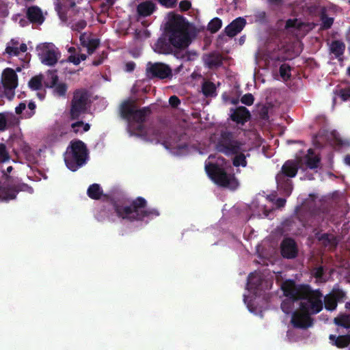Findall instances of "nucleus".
<instances>
[{"instance_id": "obj_23", "label": "nucleus", "mask_w": 350, "mask_h": 350, "mask_svg": "<svg viewBox=\"0 0 350 350\" xmlns=\"http://www.w3.org/2000/svg\"><path fill=\"white\" fill-rule=\"evenodd\" d=\"M329 340L334 342V345L338 348L347 347L350 344V335H342L336 336L331 334Z\"/></svg>"}, {"instance_id": "obj_36", "label": "nucleus", "mask_w": 350, "mask_h": 350, "mask_svg": "<svg viewBox=\"0 0 350 350\" xmlns=\"http://www.w3.org/2000/svg\"><path fill=\"white\" fill-rule=\"evenodd\" d=\"M291 67L287 64H282L280 66L279 72L284 81H288L291 77Z\"/></svg>"}, {"instance_id": "obj_57", "label": "nucleus", "mask_w": 350, "mask_h": 350, "mask_svg": "<svg viewBox=\"0 0 350 350\" xmlns=\"http://www.w3.org/2000/svg\"><path fill=\"white\" fill-rule=\"evenodd\" d=\"M26 108V105L23 103H21L16 108L15 112L16 114H21Z\"/></svg>"}, {"instance_id": "obj_52", "label": "nucleus", "mask_w": 350, "mask_h": 350, "mask_svg": "<svg viewBox=\"0 0 350 350\" xmlns=\"http://www.w3.org/2000/svg\"><path fill=\"white\" fill-rule=\"evenodd\" d=\"M340 98L344 101L350 100V90L349 89H341L339 94Z\"/></svg>"}, {"instance_id": "obj_54", "label": "nucleus", "mask_w": 350, "mask_h": 350, "mask_svg": "<svg viewBox=\"0 0 350 350\" xmlns=\"http://www.w3.org/2000/svg\"><path fill=\"white\" fill-rule=\"evenodd\" d=\"M10 200L6 196L4 189L2 187V182L0 180V201L8 202Z\"/></svg>"}, {"instance_id": "obj_64", "label": "nucleus", "mask_w": 350, "mask_h": 350, "mask_svg": "<svg viewBox=\"0 0 350 350\" xmlns=\"http://www.w3.org/2000/svg\"><path fill=\"white\" fill-rule=\"evenodd\" d=\"M344 161H345V163L346 165L350 166V154L346 155L345 157Z\"/></svg>"}, {"instance_id": "obj_33", "label": "nucleus", "mask_w": 350, "mask_h": 350, "mask_svg": "<svg viewBox=\"0 0 350 350\" xmlns=\"http://www.w3.org/2000/svg\"><path fill=\"white\" fill-rule=\"evenodd\" d=\"M80 40L82 44L87 47L89 54H92L100 44V40L98 39H90L88 42L85 44V41H82V36H81Z\"/></svg>"}, {"instance_id": "obj_53", "label": "nucleus", "mask_w": 350, "mask_h": 350, "mask_svg": "<svg viewBox=\"0 0 350 350\" xmlns=\"http://www.w3.org/2000/svg\"><path fill=\"white\" fill-rule=\"evenodd\" d=\"M169 103L172 107H177L180 104V100L178 96L174 95L170 97Z\"/></svg>"}, {"instance_id": "obj_49", "label": "nucleus", "mask_w": 350, "mask_h": 350, "mask_svg": "<svg viewBox=\"0 0 350 350\" xmlns=\"http://www.w3.org/2000/svg\"><path fill=\"white\" fill-rule=\"evenodd\" d=\"M312 275L314 277L318 280L322 279L324 275V269L322 266L318 267L315 268L312 271Z\"/></svg>"}, {"instance_id": "obj_13", "label": "nucleus", "mask_w": 350, "mask_h": 350, "mask_svg": "<svg viewBox=\"0 0 350 350\" xmlns=\"http://www.w3.org/2000/svg\"><path fill=\"white\" fill-rule=\"evenodd\" d=\"M2 83L5 96L10 100L12 99L18 85V76L12 68H8L3 70Z\"/></svg>"}, {"instance_id": "obj_12", "label": "nucleus", "mask_w": 350, "mask_h": 350, "mask_svg": "<svg viewBox=\"0 0 350 350\" xmlns=\"http://www.w3.org/2000/svg\"><path fill=\"white\" fill-rule=\"evenodd\" d=\"M146 72V76L149 79L157 78L159 79H165L172 77L171 68L168 65L161 62H148Z\"/></svg>"}, {"instance_id": "obj_58", "label": "nucleus", "mask_w": 350, "mask_h": 350, "mask_svg": "<svg viewBox=\"0 0 350 350\" xmlns=\"http://www.w3.org/2000/svg\"><path fill=\"white\" fill-rule=\"evenodd\" d=\"M286 202V199L282 198H279L276 200L275 204H276L277 207L281 208V207L284 206Z\"/></svg>"}, {"instance_id": "obj_15", "label": "nucleus", "mask_w": 350, "mask_h": 350, "mask_svg": "<svg viewBox=\"0 0 350 350\" xmlns=\"http://www.w3.org/2000/svg\"><path fill=\"white\" fill-rule=\"evenodd\" d=\"M280 252L284 258H295L298 254V247L295 241L291 237L284 238L280 244Z\"/></svg>"}, {"instance_id": "obj_48", "label": "nucleus", "mask_w": 350, "mask_h": 350, "mask_svg": "<svg viewBox=\"0 0 350 350\" xmlns=\"http://www.w3.org/2000/svg\"><path fill=\"white\" fill-rule=\"evenodd\" d=\"M191 8V3L188 0H183L179 3V8L181 12H186Z\"/></svg>"}, {"instance_id": "obj_8", "label": "nucleus", "mask_w": 350, "mask_h": 350, "mask_svg": "<svg viewBox=\"0 0 350 350\" xmlns=\"http://www.w3.org/2000/svg\"><path fill=\"white\" fill-rule=\"evenodd\" d=\"M244 143L237 138L234 133L221 130L215 142V149L228 157L243 150Z\"/></svg>"}, {"instance_id": "obj_2", "label": "nucleus", "mask_w": 350, "mask_h": 350, "mask_svg": "<svg viewBox=\"0 0 350 350\" xmlns=\"http://www.w3.org/2000/svg\"><path fill=\"white\" fill-rule=\"evenodd\" d=\"M107 202L118 217L130 222L152 219L160 214L157 208H148L146 200L141 196L130 201L107 198Z\"/></svg>"}, {"instance_id": "obj_24", "label": "nucleus", "mask_w": 350, "mask_h": 350, "mask_svg": "<svg viewBox=\"0 0 350 350\" xmlns=\"http://www.w3.org/2000/svg\"><path fill=\"white\" fill-rule=\"evenodd\" d=\"M87 195L92 200H100L103 196V191L99 184L94 183L88 188Z\"/></svg>"}, {"instance_id": "obj_60", "label": "nucleus", "mask_w": 350, "mask_h": 350, "mask_svg": "<svg viewBox=\"0 0 350 350\" xmlns=\"http://www.w3.org/2000/svg\"><path fill=\"white\" fill-rule=\"evenodd\" d=\"M21 150L24 153H29L31 151V148L27 144L23 143Z\"/></svg>"}, {"instance_id": "obj_62", "label": "nucleus", "mask_w": 350, "mask_h": 350, "mask_svg": "<svg viewBox=\"0 0 350 350\" xmlns=\"http://www.w3.org/2000/svg\"><path fill=\"white\" fill-rule=\"evenodd\" d=\"M19 42L17 40L12 39L7 46H18Z\"/></svg>"}, {"instance_id": "obj_11", "label": "nucleus", "mask_w": 350, "mask_h": 350, "mask_svg": "<svg viewBox=\"0 0 350 350\" xmlns=\"http://www.w3.org/2000/svg\"><path fill=\"white\" fill-rule=\"evenodd\" d=\"M12 170V166H8L5 170L2 171V177L4 179L2 187L10 200L15 199L18 192L27 187L26 184L19 183L14 177L9 175Z\"/></svg>"}, {"instance_id": "obj_4", "label": "nucleus", "mask_w": 350, "mask_h": 350, "mask_svg": "<svg viewBox=\"0 0 350 350\" xmlns=\"http://www.w3.org/2000/svg\"><path fill=\"white\" fill-rule=\"evenodd\" d=\"M64 156L66 167L70 170L75 172L87 163L89 151L83 141L73 139L68 146Z\"/></svg>"}, {"instance_id": "obj_56", "label": "nucleus", "mask_w": 350, "mask_h": 350, "mask_svg": "<svg viewBox=\"0 0 350 350\" xmlns=\"http://www.w3.org/2000/svg\"><path fill=\"white\" fill-rule=\"evenodd\" d=\"M68 62L72 63L75 65H79L80 64V59L78 56L75 55H70L68 57Z\"/></svg>"}, {"instance_id": "obj_29", "label": "nucleus", "mask_w": 350, "mask_h": 350, "mask_svg": "<svg viewBox=\"0 0 350 350\" xmlns=\"http://www.w3.org/2000/svg\"><path fill=\"white\" fill-rule=\"evenodd\" d=\"M72 131L76 133L82 134L87 132L90 129V125L88 123H84L83 121H77L71 124Z\"/></svg>"}, {"instance_id": "obj_59", "label": "nucleus", "mask_w": 350, "mask_h": 350, "mask_svg": "<svg viewBox=\"0 0 350 350\" xmlns=\"http://www.w3.org/2000/svg\"><path fill=\"white\" fill-rule=\"evenodd\" d=\"M36 106L34 102H29L28 104V108L31 110V113H29V117L33 116L35 113V109Z\"/></svg>"}, {"instance_id": "obj_3", "label": "nucleus", "mask_w": 350, "mask_h": 350, "mask_svg": "<svg viewBox=\"0 0 350 350\" xmlns=\"http://www.w3.org/2000/svg\"><path fill=\"white\" fill-rule=\"evenodd\" d=\"M151 113L149 107L135 109L127 124V131L131 135H137L144 139H148L152 135L153 139L163 140L165 146L176 147L174 144L164 139L162 131L158 128H148L144 126L147 117Z\"/></svg>"}, {"instance_id": "obj_50", "label": "nucleus", "mask_w": 350, "mask_h": 350, "mask_svg": "<svg viewBox=\"0 0 350 350\" xmlns=\"http://www.w3.org/2000/svg\"><path fill=\"white\" fill-rule=\"evenodd\" d=\"M5 53L10 56H18L19 55V49L18 46H6Z\"/></svg>"}, {"instance_id": "obj_41", "label": "nucleus", "mask_w": 350, "mask_h": 350, "mask_svg": "<svg viewBox=\"0 0 350 350\" xmlns=\"http://www.w3.org/2000/svg\"><path fill=\"white\" fill-rule=\"evenodd\" d=\"M320 159L317 156L308 157L306 161V165L310 169H316L318 167Z\"/></svg>"}, {"instance_id": "obj_7", "label": "nucleus", "mask_w": 350, "mask_h": 350, "mask_svg": "<svg viewBox=\"0 0 350 350\" xmlns=\"http://www.w3.org/2000/svg\"><path fill=\"white\" fill-rule=\"evenodd\" d=\"M299 165L295 160H287L282 166L280 171L276 174L277 187L280 193L289 196L293 191V185L291 178L296 176Z\"/></svg>"}, {"instance_id": "obj_63", "label": "nucleus", "mask_w": 350, "mask_h": 350, "mask_svg": "<svg viewBox=\"0 0 350 350\" xmlns=\"http://www.w3.org/2000/svg\"><path fill=\"white\" fill-rule=\"evenodd\" d=\"M19 49V52L21 51V52H26L27 50V46L26 45V44L25 43H22L21 45H20V47L18 48Z\"/></svg>"}, {"instance_id": "obj_25", "label": "nucleus", "mask_w": 350, "mask_h": 350, "mask_svg": "<svg viewBox=\"0 0 350 350\" xmlns=\"http://www.w3.org/2000/svg\"><path fill=\"white\" fill-rule=\"evenodd\" d=\"M59 81V77L57 75L56 70H49L46 72V78L44 81V85L47 88H52L57 85Z\"/></svg>"}, {"instance_id": "obj_34", "label": "nucleus", "mask_w": 350, "mask_h": 350, "mask_svg": "<svg viewBox=\"0 0 350 350\" xmlns=\"http://www.w3.org/2000/svg\"><path fill=\"white\" fill-rule=\"evenodd\" d=\"M53 89V93L59 97H64L68 90V85L66 83H57Z\"/></svg>"}, {"instance_id": "obj_27", "label": "nucleus", "mask_w": 350, "mask_h": 350, "mask_svg": "<svg viewBox=\"0 0 350 350\" xmlns=\"http://www.w3.org/2000/svg\"><path fill=\"white\" fill-rule=\"evenodd\" d=\"M202 92L206 97H214L217 95L215 85L210 81L203 82Z\"/></svg>"}, {"instance_id": "obj_46", "label": "nucleus", "mask_w": 350, "mask_h": 350, "mask_svg": "<svg viewBox=\"0 0 350 350\" xmlns=\"http://www.w3.org/2000/svg\"><path fill=\"white\" fill-rule=\"evenodd\" d=\"M87 26V22L85 20H80L72 25V29L76 31H81Z\"/></svg>"}, {"instance_id": "obj_31", "label": "nucleus", "mask_w": 350, "mask_h": 350, "mask_svg": "<svg viewBox=\"0 0 350 350\" xmlns=\"http://www.w3.org/2000/svg\"><path fill=\"white\" fill-rule=\"evenodd\" d=\"M244 152H245V149L243 148V150L237 154H234V157L232 160V164L234 166H242L243 167L247 166V162Z\"/></svg>"}, {"instance_id": "obj_39", "label": "nucleus", "mask_w": 350, "mask_h": 350, "mask_svg": "<svg viewBox=\"0 0 350 350\" xmlns=\"http://www.w3.org/2000/svg\"><path fill=\"white\" fill-rule=\"evenodd\" d=\"M302 26V23L298 22L297 18H289L286 21L285 29H290L294 28L296 29H300Z\"/></svg>"}, {"instance_id": "obj_51", "label": "nucleus", "mask_w": 350, "mask_h": 350, "mask_svg": "<svg viewBox=\"0 0 350 350\" xmlns=\"http://www.w3.org/2000/svg\"><path fill=\"white\" fill-rule=\"evenodd\" d=\"M256 21L264 23L266 20V12L265 11H258L254 14Z\"/></svg>"}, {"instance_id": "obj_26", "label": "nucleus", "mask_w": 350, "mask_h": 350, "mask_svg": "<svg viewBox=\"0 0 350 350\" xmlns=\"http://www.w3.org/2000/svg\"><path fill=\"white\" fill-rule=\"evenodd\" d=\"M318 239L319 241H322L325 246H330L335 248L338 245L337 238L334 234L323 233L318 237Z\"/></svg>"}, {"instance_id": "obj_19", "label": "nucleus", "mask_w": 350, "mask_h": 350, "mask_svg": "<svg viewBox=\"0 0 350 350\" xmlns=\"http://www.w3.org/2000/svg\"><path fill=\"white\" fill-rule=\"evenodd\" d=\"M246 23V20L244 18L238 17L225 27L224 31L228 37L232 38L243 30Z\"/></svg>"}, {"instance_id": "obj_10", "label": "nucleus", "mask_w": 350, "mask_h": 350, "mask_svg": "<svg viewBox=\"0 0 350 350\" xmlns=\"http://www.w3.org/2000/svg\"><path fill=\"white\" fill-rule=\"evenodd\" d=\"M88 100V92L85 90L78 89L74 92L70 109V118L78 120L87 111Z\"/></svg>"}, {"instance_id": "obj_47", "label": "nucleus", "mask_w": 350, "mask_h": 350, "mask_svg": "<svg viewBox=\"0 0 350 350\" xmlns=\"http://www.w3.org/2000/svg\"><path fill=\"white\" fill-rule=\"evenodd\" d=\"M158 2L166 8H174L177 5L178 0H157Z\"/></svg>"}, {"instance_id": "obj_45", "label": "nucleus", "mask_w": 350, "mask_h": 350, "mask_svg": "<svg viewBox=\"0 0 350 350\" xmlns=\"http://www.w3.org/2000/svg\"><path fill=\"white\" fill-rule=\"evenodd\" d=\"M8 113H0V131H4L7 129Z\"/></svg>"}, {"instance_id": "obj_17", "label": "nucleus", "mask_w": 350, "mask_h": 350, "mask_svg": "<svg viewBox=\"0 0 350 350\" xmlns=\"http://www.w3.org/2000/svg\"><path fill=\"white\" fill-rule=\"evenodd\" d=\"M230 119L237 124L244 125L251 118L250 111L243 106L237 107L235 109H230Z\"/></svg>"}, {"instance_id": "obj_16", "label": "nucleus", "mask_w": 350, "mask_h": 350, "mask_svg": "<svg viewBox=\"0 0 350 350\" xmlns=\"http://www.w3.org/2000/svg\"><path fill=\"white\" fill-rule=\"evenodd\" d=\"M60 53L57 49H50L48 46H44L40 53H39L41 62L46 66H53L60 57Z\"/></svg>"}, {"instance_id": "obj_42", "label": "nucleus", "mask_w": 350, "mask_h": 350, "mask_svg": "<svg viewBox=\"0 0 350 350\" xmlns=\"http://www.w3.org/2000/svg\"><path fill=\"white\" fill-rule=\"evenodd\" d=\"M254 96L250 94V93H247V94H244L241 98V102L245 105H247V106H251L253 105L254 103Z\"/></svg>"}, {"instance_id": "obj_55", "label": "nucleus", "mask_w": 350, "mask_h": 350, "mask_svg": "<svg viewBox=\"0 0 350 350\" xmlns=\"http://www.w3.org/2000/svg\"><path fill=\"white\" fill-rule=\"evenodd\" d=\"M135 63L133 61H131V62H128L126 63L125 64V70L126 72H132L135 70Z\"/></svg>"}, {"instance_id": "obj_20", "label": "nucleus", "mask_w": 350, "mask_h": 350, "mask_svg": "<svg viewBox=\"0 0 350 350\" xmlns=\"http://www.w3.org/2000/svg\"><path fill=\"white\" fill-rule=\"evenodd\" d=\"M26 17L33 24L41 25L44 21L42 11L37 5H31L27 8Z\"/></svg>"}, {"instance_id": "obj_28", "label": "nucleus", "mask_w": 350, "mask_h": 350, "mask_svg": "<svg viewBox=\"0 0 350 350\" xmlns=\"http://www.w3.org/2000/svg\"><path fill=\"white\" fill-rule=\"evenodd\" d=\"M345 50V44L340 40H334L330 46V51L336 57H339L343 55Z\"/></svg>"}, {"instance_id": "obj_38", "label": "nucleus", "mask_w": 350, "mask_h": 350, "mask_svg": "<svg viewBox=\"0 0 350 350\" xmlns=\"http://www.w3.org/2000/svg\"><path fill=\"white\" fill-rule=\"evenodd\" d=\"M260 285L259 278L255 279L254 273H250L247 278V286L249 289H257Z\"/></svg>"}, {"instance_id": "obj_6", "label": "nucleus", "mask_w": 350, "mask_h": 350, "mask_svg": "<svg viewBox=\"0 0 350 350\" xmlns=\"http://www.w3.org/2000/svg\"><path fill=\"white\" fill-rule=\"evenodd\" d=\"M282 290L286 297L281 304V309L285 314H290L295 308V302L300 300L307 293V288L296 284L293 280H287L282 284Z\"/></svg>"}, {"instance_id": "obj_43", "label": "nucleus", "mask_w": 350, "mask_h": 350, "mask_svg": "<svg viewBox=\"0 0 350 350\" xmlns=\"http://www.w3.org/2000/svg\"><path fill=\"white\" fill-rule=\"evenodd\" d=\"M321 21L323 28L325 29H329L334 23L333 18L327 17L325 14L321 16Z\"/></svg>"}, {"instance_id": "obj_18", "label": "nucleus", "mask_w": 350, "mask_h": 350, "mask_svg": "<svg viewBox=\"0 0 350 350\" xmlns=\"http://www.w3.org/2000/svg\"><path fill=\"white\" fill-rule=\"evenodd\" d=\"M204 64L209 69L217 68L223 65L224 57L217 51H212L203 55Z\"/></svg>"}, {"instance_id": "obj_14", "label": "nucleus", "mask_w": 350, "mask_h": 350, "mask_svg": "<svg viewBox=\"0 0 350 350\" xmlns=\"http://www.w3.org/2000/svg\"><path fill=\"white\" fill-rule=\"evenodd\" d=\"M291 323L295 328L306 329L313 325L314 320L310 314L302 312L300 309L299 311L293 312Z\"/></svg>"}, {"instance_id": "obj_40", "label": "nucleus", "mask_w": 350, "mask_h": 350, "mask_svg": "<svg viewBox=\"0 0 350 350\" xmlns=\"http://www.w3.org/2000/svg\"><path fill=\"white\" fill-rule=\"evenodd\" d=\"M10 159L8 151L7 150L6 146L1 143L0 144V163H4L9 161Z\"/></svg>"}, {"instance_id": "obj_5", "label": "nucleus", "mask_w": 350, "mask_h": 350, "mask_svg": "<svg viewBox=\"0 0 350 350\" xmlns=\"http://www.w3.org/2000/svg\"><path fill=\"white\" fill-rule=\"evenodd\" d=\"M227 164V161L223 158H219L216 163H208L205 165V170L208 176L217 185L229 187L231 189H236L239 183L234 174H228L226 171L225 167L223 165Z\"/></svg>"}, {"instance_id": "obj_1", "label": "nucleus", "mask_w": 350, "mask_h": 350, "mask_svg": "<svg viewBox=\"0 0 350 350\" xmlns=\"http://www.w3.org/2000/svg\"><path fill=\"white\" fill-rule=\"evenodd\" d=\"M191 27L186 18L173 12L168 15L164 31L154 44V51L172 54L174 50H183L191 43Z\"/></svg>"}, {"instance_id": "obj_61", "label": "nucleus", "mask_w": 350, "mask_h": 350, "mask_svg": "<svg viewBox=\"0 0 350 350\" xmlns=\"http://www.w3.org/2000/svg\"><path fill=\"white\" fill-rule=\"evenodd\" d=\"M268 3L271 5H280L282 3V0H267Z\"/></svg>"}, {"instance_id": "obj_37", "label": "nucleus", "mask_w": 350, "mask_h": 350, "mask_svg": "<svg viewBox=\"0 0 350 350\" xmlns=\"http://www.w3.org/2000/svg\"><path fill=\"white\" fill-rule=\"evenodd\" d=\"M337 303L338 302L334 299V297H332V295H330V294L328 295H326L324 297L325 308L327 310L332 311V310H335L337 306Z\"/></svg>"}, {"instance_id": "obj_22", "label": "nucleus", "mask_w": 350, "mask_h": 350, "mask_svg": "<svg viewBox=\"0 0 350 350\" xmlns=\"http://www.w3.org/2000/svg\"><path fill=\"white\" fill-rule=\"evenodd\" d=\"M135 109V106L129 100H126L121 104L120 114L122 119L126 120L127 124L130 122V118Z\"/></svg>"}, {"instance_id": "obj_35", "label": "nucleus", "mask_w": 350, "mask_h": 350, "mask_svg": "<svg viewBox=\"0 0 350 350\" xmlns=\"http://www.w3.org/2000/svg\"><path fill=\"white\" fill-rule=\"evenodd\" d=\"M221 20L217 17H215L208 23V30L211 33H215L219 31V29L221 27Z\"/></svg>"}, {"instance_id": "obj_21", "label": "nucleus", "mask_w": 350, "mask_h": 350, "mask_svg": "<svg viewBox=\"0 0 350 350\" xmlns=\"http://www.w3.org/2000/svg\"><path fill=\"white\" fill-rule=\"evenodd\" d=\"M157 9L156 4L152 1H145L137 6V13L139 17H147L152 14Z\"/></svg>"}, {"instance_id": "obj_30", "label": "nucleus", "mask_w": 350, "mask_h": 350, "mask_svg": "<svg viewBox=\"0 0 350 350\" xmlns=\"http://www.w3.org/2000/svg\"><path fill=\"white\" fill-rule=\"evenodd\" d=\"M44 77L40 74L31 78L28 83L29 88L32 90H40L42 88Z\"/></svg>"}, {"instance_id": "obj_32", "label": "nucleus", "mask_w": 350, "mask_h": 350, "mask_svg": "<svg viewBox=\"0 0 350 350\" xmlns=\"http://www.w3.org/2000/svg\"><path fill=\"white\" fill-rule=\"evenodd\" d=\"M334 322L336 325L345 327H350V314H341L334 318Z\"/></svg>"}, {"instance_id": "obj_44", "label": "nucleus", "mask_w": 350, "mask_h": 350, "mask_svg": "<svg viewBox=\"0 0 350 350\" xmlns=\"http://www.w3.org/2000/svg\"><path fill=\"white\" fill-rule=\"evenodd\" d=\"M330 295H332V297H334V299L338 302V301L342 300L345 297V293L339 288H334L332 293H330Z\"/></svg>"}, {"instance_id": "obj_9", "label": "nucleus", "mask_w": 350, "mask_h": 350, "mask_svg": "<svg viewBox=\"0 0 350 350\" xmlns=\"http://www.w3.org/2000/svg\"><path fill=\"white\" fill-rule=\"evenodd\" d=\"M302 286L307 288L306 295L301 298L299 309L302 312L312 314H316L323 310V304L322 301L323 294L320 290L313 291L308 284H301Z\"/></svg>"}]
</instances>
